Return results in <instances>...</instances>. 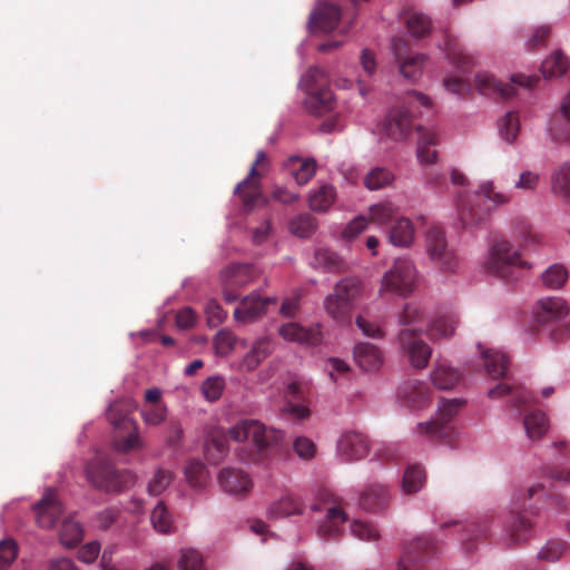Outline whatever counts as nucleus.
Listing matches in <instances>:
<instances>
[{
  "label": "nucleus",
  "mask_w": 570,
  "mask_h": 570,
  "mask_svg": "<svg viewBox=\"0 0 570 570\" xmlns=\"http://www.w3.org/2000/svg\"><path fill=\"white\" fill-rule=\"evenodd\" d=\"M227 436L236 442L252 440L255 453L242 459L254 463H264L278 450L284 434L279 430L266 428L256 420H242L228 429L227 434L223 431L210 434L205 450L209 462L217 464L226 456L228 452Z\"/></svg>",
  "instance_id": "f257e3e1"
},
{
  "label": "nucleus",
  "mask_w": 570,
  "mask_h": 570,
  "mask_svg": "<svg viewBox=\"0 0 570 570\" xmlns=\"http://www.w3.org/2000/svg\"><path fill=\"white\" fill-rule=\"evenodd\" d=\"M484 199L494 206L504 205L510 202V196L495 190L492 181H484L473 195H459L456 198L458 225L463 229H471L485 224L491 214V207L485 205Z\"/></svg>",
  "instance_id": "f03ea898"
},
{
  "label": "nucleus",
  "mask_w": 570,
  "mask_h": 570,
  "mask_svg": "<svg viewBox=\"0 0 570 570\" xmlns=\"http://www.w3.org/2000/svg\"><path fill=\"white\" fill-rule=\"evenodd\" d=\"M430 98L419 91H409L404 105L392 109L384 122L386 135L394 140H405L414 128L413 118L420 107L430 109Z\"/></svg>",
  "instance_id": "7ed1b4c3"
},
{
  "label": "nucleus",
  "mask_w": 570,
  "mask_h": 570,
  "mask_svg": "<svg viewBox=\"0 0 570 570\" xmlns=\"http://www.w3.org/2000/svg\"><path fill=\"white\" fill-rule=\"evenodd\" d=\"M301 86L307 94L304 105L308 112L324 115L333 110L335 99L330 89V77L324 69L309 68L302 77Z\"/></svg>",
  "instance_id": "20e7f679"
},
{
  "label": "nucleus",
  "mask_w": 570,
  "mask_h": 570,
  "mask_svg": "<svg viewBox=\"0 0 570 570\" xmlns=\"http://www.w3.org/2000/svg\"><path fill=\"white\" fill-rule=\"evenodd\" d=\"M86 476L92 487L106 492L122 491L135 482V476L130 471L115 469L112 462L101 455L89 461Z\"/></svg>",
  "instance_id": "39448f33"
},
{
  "label": "nucleus",
  "mask_w": 570,
  "mask_h": 570,
  "mask_svg": "<svg viewBox=\"0 0 570 570\" xmlns=\"http://www.w3.org/2000/svg\"><path fill=\"white\" fill-rule=\"evenodd\" d=\"M362 292V283L356 277L341 279L331 294L324 298V309L340 323H350L354 302Z\"/></svg>",
  "instance_id": "423d86ee"
},
{
  "label": "nucleus",
  "mask_w": 570,
  "mask_h": 570,
  "mask_svg": "<svg viewBox=\"0 0 570 570\" xmlns=\"http://www.w3.org/2000/svg\"><path fill=\"white\" fill-rule=\"evenodd\" d=\"M487 266L491 273L505 279L517 278L515 272L530 268V265L521 259L518 250L505 239L497 240L492 245Z\"/></svg>",
  "instance_id": "0eeeda50"
},
{
  "label": "nucleus",
  "mask_w": 570,
  "mask_h": 570,
  "mask_svg": "<svg viewBox=\"0 0 570 570\" xmlns=\"http://www.w3.org/2000/svg\"><path fill=\"white\" fill-rule=\"evenodd\" d=\"M417 274L413 263L406 258H399L393 266L384 274L382 291L407 296L415 289Z\"/></svg>",
  "instance_id": "6e6552de"
},
{
  "label": "nucleus",
  "mask_w": 570,
  "mask_h": 570,
  "mask_svg": "<svg viewBox=\"0 0 570 570\" xmlns=\"http://www.w3.org/2000/svg\"><path fill=\"white\" fill-rule=\"evenodd\" d=\"M438 551L436 543L429 535H421L406 542L397 570H426V564L431 561Z\"/></svg>",
  "instance_id": "1a4fd4ad"
},
{
  "label": "nucleus",
  "mask_w": 570,
  "mask_h": 570,
  "mask_svg": "<svg viewBox=\"0 0 570 570\" xmlns=\"http://www.w3.org/2000/svg\"><path fill=\"white\" fill-rule=\"evenodd\" d=\"M464 401L459 399L443 400L439 407L438 417L431 422L420 423L419 432L431 439L443 440L450 442L452 439L453 428L451 420L463 406Z\"/></svg>",
  "instance_id": "9d476101"
},
{
  "label": "nucleus",
  "mask_w": 570,
  "mask_h": 570,
  "mask_svg": "<svg viewBox=\"0 0 570 570\" xmlns=\"http://www.w3.org/2000/svg\"><path fill=\"white\" fill-rule=\"evenodd\" d=\"M421 330L404 328L397 335V343L401 353L409 363L416 370L425 368L432 355V350L421 338Z\"/></svg>",
  "instance_id": "9b49d317"
},
{
  "label": "nucleus",
  "mask_w": 570,
  "mask_h": 570,
  "mask_svg": "<svg viewBox=\"0 0 570 570\" xmlns=\"http://www.w3.org/2000/svg\"><path fill=\"white\" fill-rule=\"evenodd\" d=\"M538 80L539 79L535 76L518 73L511 77V83H503L495 79L492 75L483 72L475 76L474 85L476 90L482 95H499L504 99H509L515 95L514 85L525 88H533Z\"/></svg>",
  "instance_id": "f8f14e48"
},
{
  "label": "nucleus",
  "mask_w": 570,
  "mask_h": 570,
  "mask_svg": "<svg viewBox=\"0 0 570 570\" xmlns=\"http://www.w3.org/2000/svg\"><path fill=\"white\" fill-rule=\"evenodd\" d=\"M267 164L266 153L258 150L247 177L236 185L234 194L240 198L244 206L252 207L261 198V178L266 173Z\"/></svg>",
  "instance_id": "ddd939ff"
},
{
  "label": "nucleus",
  "mask_w": 570,
  "mask_h": 570,
  "mask_svg": "<svg viewBox=\"0 0 570 570\" xmlns=\"http://www.w3.org/2000/svg\"><path fill=\"white\" fill-rule=\"evenodd\" d=\"M258 271L250 264H230L220 272V283L225 302L232 304L238 299V289L252 283Z\"/></svg>",
  "instance_id": "4468645a"
},
{
  "label": "nucleus",
  "mask_w": 570,
  "mask_h": 570,
  "mask_svg": "<svg viewBox=\"0 0 570 570\" xmlns=\"http://www.w3.org/2000/svg\"><path fill=\"white\" fill-rule=\"evenodd\" d=\"M568 312L569 308L563 298L546 297L538 302L534 318L541 326L553 327L551 335L554 340H559L563 336V330L559 328V325Z\"/></svg>",
  "instance_id": "2eb2a0df"
},
{
  "label": "nucleus",
  "mask_w": 570,
  "mask_h": 570,
  "mask_svg": "<svg viewBox=\"0 0 570 570\" xmlns=\"http://www.w3.org/2000/svg\"><path fill=\"white\" fill-rule=\"evenodd\" d=\"M393 55L399 62L400 72L410 80H415L422 72L425 56L422 53L412 55L410 42L405 38H393L391 42Z\"/></svg>",
  "instance_id": "dca6fc26"
},
{
  "label": "nucleus",
  "mask_w": 570,
  "mask_h": 570,
  "mask_svg": "<svg viewBox=\"0 0 570 570\" xmlns=\"http://www.w3.org/2000/svg\"><path fill=\"white\" fill-rule=\"evenodd\" d=\"M426 250L430 258L444 272H452L456 266L454 254L448 248L444 230L438 226L426 232Z\"/></svg>",
  "instance_id": "f3484780"
},
{
  "label": "nucleus",
  "mask_w": 570,
  "mask_h": 570,
  "mask_svg": "<svg viewBox=\"0 0 570 570\" xmlns=\"http://www.w3.org/2000/svg\"><path fill=\"white\" fill-rule=\"evenodd\" d=\"M368 439L361 432H345L337 442V453L345 462L362 460L368 454Z\"/></svg>",
  "instance_id": "a211bd4d"
},
{
  "label": "nucleus",
  "mask_w": 570,
  "mask_h": 570,
  "mask_svg": "<svg viewBox=\"0 0 570 570\" xmlns=\"http://www.w3.org/2000/svg\"><path fill=\"white\" fill-rule=\"evenodd\" d=\"M36 520L39 527L51 529L62 514V505L53 489H48L42 499L35 505Z\"/></svg>",
  "instance_id": "6ab92c4d"
},
{
  "label": "nucleus",
  "mask_w": 570,
  "mask_h": 570,
  "mask_svg": "<svg viewBox=\"0 0 570 570\" xmlns=\"http://www.w3.org/2000/svg\"><path fill=\"white\" fill-rule=\"evenodd\" d=\"M218 484L224 492L238 497L247 495L253 488V481L249 474L234 468H224L220 470Z\"/></svg>",
  "instance_id": "aec40b11"
},
{
  "label": "nucleus",
  "mask_w": 570,
  "mask_h": 570,
  "mask_svg": "<svg viewBox=\"0 0 570 570\" xmlns=\"http://www.w3.org/2000/svg\"><path fill=\"white\" fill-rule=\"evenodd\" d=\"M278 334L288 342L315 346L322 341L320 325L304 327L297 323H286L279 326Z\"/></svg>",
  "instance_id": "412c9836"
},
{
  "label": "nucleus",
  "mask_w": 570,
  "mask_h": 570,
  "mask_svg": "<svg viewBox=\"0 0 570 570\" xmlns=\"http://www.w3.org/2000/svg\"><path fill=\"white\" fill-rule=\"evenodd\" d=\"M275 302V298H262L259 295L250 294L240 301L234 316L239 322L252 323L266 313L268 304Z\"/></svg>",
  "instance_id": "4be33fe9"
},
{
  "label": "nucleus",
  "mask_w": 570,
  "mask_h": 570,
  "mask_svg": "<svg viewBox=\"0 0 570 570\" xmlns=\"http://www.w3.org/2000/svg\"><path fill=\"white\" fill-rule=\"evenodd\" d=\"M341 19V9L330 2H320L311 13L309 24L314 30L330 32L336 28Z\"/></svg>",
  "instance_id": "5701e85b"
},
{
  "label": "nucleus",
  "mask_w": 570,
  "mask_h": 570,
  "mask_svg": "<svg viewBox=\"0 0 570 570\" xmlns=\"http://www.w3.org/2000/svg\"><path fill=\"white\" fill-rule=\"evenodd\" d=\"M391 495L387 485L373 482L358 495V504L366 511H380L387 507Z\"/></svg>",
  "instance_id": "b1692460"
},
{
  "label": "nucleus",
  "mask_w": 570,
  "mask_h": 570,
  "mask_svg": "<svg viewBox=\"0 0 570 570\" xmlns=\"http://www.w3.org/2000/svg\"><path fill=\"white\" fill-rule=\"evenodd\" d=\"M504 530L509 542L511 544H519L531 538L532 522L525 514H510Z\"/></svg>",
  "instance_id": "393cba45"
},
{
  "label": "nucleus",
  "mask_w": 570,
  "mask_h": 570,
  "mask_svg": "<svg viewBox=\"0 0 570 570\" xmlns=\"http://www.w3.org/2000/svg\"><path fill=\"white\" fill-rule=\"evenodd\" d=\"M549 130L554 141L563 142L570 139V94L561 102L560 111L553 115Z\"/></svg>",
  "instance_id": "a878e982"
},
{
  "label": "nucleus",
  "mask_w": 570,
  "mask_h": 570,
  "mask_svg": "<svg viewBox=\"0 0 570 570\" xmlns=\"http://www.w3.org/2000/svg\"><path fill=\"white\" fill-rule=\"evenodd\" d=\"M353 354L355 362L364 371H377L383 364L381 350L372 343L356 344Z\"/></svg>",
  "instance_id": "bb28decb"
},
{
  "label": "nucleus",
  "mask_w": 570,
  "mask_h": 570,
  "mask_svg": "<svg viewBox=\"0 0 570 570\" xmlns=\"http://www.w3.org/2000/svg\"><path fill=\"white\" fill-rule=\"evenodd\" d=\"M401 399L413 409H422L430 402V392L425 383L407 382L400 392Z\"/></svg>",
  "instance_id": "cd10ccee"
},
{
  "label": "nucleus",
  "mask_w": 570,
  "mask_h": 570,
  "mask_svg": "<svg viewBox=\"0 0 570 570\" xmlns=\"http://www.w3.org/2000/svg\"><path fill=\"white\" fill-rule=\"evenodd\" d=\"M347 520L344 510L334 504L326 508V520L318 528V535L323 539L335 538L341 533V525Z\"/></svg>",
  "instance_id": "c85d7f7f"
},
{
  "label": "nucleus",
  "mask_w": 570,
  "mask_h": 570,
  "mask_svg": "<svg viewBox=\"0 0 570 570\" xmlns=\"http://www.w3.org/2000/svg\"><path fill=\"white\" fill-rule=\"evenodd\" d=\"M488 375L492 379L503 377L508 371L509 357L498 350L488 348L481 353Z\"/></svg>",
  "instance_id": "c756f323"
},
{
  "label": "nucleus",
  "mask_w": 570,
  "mask_h": 570,
  "mask_svg": "<svg viewBox=\"0 0 570 570\" xmlns=\"http://www.w3.org/2000/svg\"><path fill=\"white\" fill-rule=\"evenodd\" d=\"M302 512L303 503L301 499L292 493L284 494L268 508V514L272 518L289 517L301 514Z\"/></svg>",
  "instance_id": "7c9ffc66"
},
{
  "label": "nucleus",
  "mask_w": 570,
  "mask_h": 570,
  "mask_svg": "<svg viewBox=\"0 0 570 570\" xmlns=\"http://www.w3.org/2000/svg\"><path fill=\"white\" fill-rule=\"evenodd\" d=\"M419 131L417 142V158L421 164L431 165L436 161L438 154L432 146L438 144V136L434 131L425 130L422 127H416Z\"/></svg>",
  "instance_id": "2f4dec72"
},
{
  "label": "nucleus",
  "mask_w": 570,
  "mask_h": 570,
  "mask_svg": "<svg viewBox=\"0 0 570 570\" xmlns=\"http://www.w3.org/2000/svg\"><path fill=\"white\" fill-rule=\"evenodd\" d=\"M390 242L399 247L410 246L414 239V227L412 222L405 217L394 220L390 229Z\"/></svg>",
  "instance_id": "473e14b6"
},
{
  "label": "nucleus",
  "mask_w": 570,
  "mask_h": 570,
  "mask_svg": "<svg viewBox=\"0 0 570 570\" xmlns=\"http://www.w3.org/2000/svg\"><path fill=\"white\" fill-rule=\"evenodd\" d=\"M286 167L291 170L297 185L307 184L316 173V164L313 159H302L299 157H292L287 160Z\"/></svg>",
  "instance_id": "72a5a7b5"
},
{
  "label": "nucleus",
  "mask_w": 570,
  "mask_h": 570,
  "mask_svg": "<svg viewBox=\"0 0 570 570\" xmlns=\"http://www.w3.org/2000/svg\"><path fill=\"white\" fill-rule=\"evenodd\" d=\"M272 352V341L269 337L258 338L250 351L244 356L242 366L247 371L255 370L263 360H265Z\"/></svg>",
  "instance_id": "f704fd0d"
},
{
  "label": "nucleus",
  "mask_w": 570,
  "mask_h": 570,
  "mask_svg": "<svg viewBox=\"0 0 570 570\" xmlns=\"http://www.w3.org/2000/svg\"><path fill=\"white\" fill-rule=\"evenodd\" d=\"M551 191L564 202L570 203V163L562 164L552 173Z\"/></svg>",
  "instance_id": "c9c22d12"
},
{
  "label": "nucleus",
  "mask_w": 570,
  "mask_h": 570,
  "mask_svg": "<svg viewBox=\"0 0 570 570\" xmlns=\"http://www.w3.org/2000/svg\"><path fill=\"white\" fill-rule=\"evenodd\" d=\"M336 198L335 188L332 185H322L311 193L308 203L313 212H326Z\"/></svg>",
  "instance_id": "e433bc0d"
},
{
  "label": "nucleus",
  "mask_w": 570,
  "mask_h": 570,
  "mask_svg": "<svg viewBox=\"0 0 570 570\" xmlns=\"http://www.w3.org/2000/svg\"><path fill=\"white\" fill-rule=\"evenodd\" d=\"M569 66L568 57L561 50H557L543 60L540 70L546 78L560 77L567 72Z\"/></svg>",
  "instance_id": "4c0bfd02"
},
{
  "label": "nucleus",
  "mask_w": 570,
  "mask_h": 570,
  "mask_svg": "<svg viewBox=\"0 0 570 570\" xmlns=\"http://www.w3.org/2000/svg\"><path fill=\"white\" fill-rule=\"evenodd\" d=\"M461 374L458 370L440 363L432 372V381L438 389L449 390L458 384Z\"/></svg>",
  "instance_id": "58836bf2"
},
{
  "label": "nucleus",
  "mask_w": 570,
  "mask_h": 570,
  "mask_svg": "<svg viewBox=\"0 0 570 570\" xmlns=\"http://www.w3.org/2000/svg\"><path fill=\"white\" fill-rule=\"evenodd\" d=\"M491 399H500L505 395H511L515 406L525 404L531 400V395L524 391L523 387H513L510 384L502 382L491 389L488 393Z\"/></svg>",
  "instance_id": "ea45409f"
},
{
  "label": "nucleus",
  "mask_w": 570,
  "mask_h": 570,
  "mask_svg": "<svg viewBox=\"0 0 570 570\" xmlns=\"http://www.w3.org/2000/svg\"><path fill=\"white\" fill-rule=\"evenodd\" d=\"M523 423L530 440H539L548 430V419L541 411H533L527 414Z\"/></svg>",
  "instance_id": "a19ab883"
},
{
  "label": "nucleus",
  "mask_w": 570,
  "mask_h": 570,
  "mask_svg": "<svg viewBox=\"0 0 570 570\" xmlns=\"http://www.w3.org/2000/svg\"><path fill=\"white\" fill-rule=\"evenodd\" d=\"M458 321L454 315H443L434 320L430 326L428 334L432 340H442L454 333Z\"/></svg>",
  "instance_id": "79ce46f5"
},
{
  "label": "nucleus",
  "mask_w": 570,
  "mask_h": 570,
  "mask_svg": "<svg viewBox=\"0 0 570 570\" xmlns=\"http://www.w3.org/2000/svg\"><path fill=\"white\" fill-rule=\"evenodd\" d=\"M445 51L450 62L463 71L474 65V57L466 53L465 50L453 40L446 41Z\"/></svg>",
  "instance_id": "37998d69"
},
{
  "label": "nucleus",
  "mask_w": 570,
  "mask_h": 570,
  "mask_svg": "<svg viewBox=\"0 0 570 570\" xmlns=\"http://www.w3.org/2000/svg\"><path fill=\"white\" fill-rule=\"evenodd\" d=\"M424 482V470L417 464H412L407 466L404 472L402 480V489L404 493L412 494L417 492L423 487Z\"/></svg>",
  "instance_id": "c03bdc74"
},
{
  "label": "nucleus",
  "mask_w": 570,
  "mask_h": 570,
  "mask_svg": "<svg viewBox=\"0 0 570 570\" xmlns=\"http://www.w3.org/2000/svg\"><path fill=\"white\" fill-rule=\"evenodd\" d=\"M150 521L157 532L167 534L174 529L171 514L163 501H159L154 508Z\"/></svg>",
  "instance_id": "a18cd8bd"
},
{
  "label": "nucleus",
  "mask_w": 570,
  "mask_h": 570,
  "mask_svg": "<svg viewBox=\"0 0 570 570\" xmlns=\"http://www.w3.org/2000/svg\"><path fill=\"white\" fill-rule=\"evenodd\" d=\"M462 546L466 552L475 549L474 541L484 539L489 533V528L485 522H471L463 529Z\"/></svg>",
  "instance_id": "49530a36"
},
{
  "label": "nucleus",
  "mask_w": 570,
  "mask_h": 570,
  "mask_svg": "<svg viewBox=\"0 0 570 570\" xmlns=\"http://www.w3.org/2000/svg\"><path fill=\"white\" fill-rule=\"evenodd\" d=\"M394 179V175L384 167H375L364 177V185L370 190H377L389 186Z\"/></svg>",
  "instance_id": "de8ad7c7"
},
{
  "label": "nucleus",
  "mask_w": 570,
  "mask_h": 570,
  "mask_svg": "<svg viewBox=\"0 0 570 570\" xmlns=\"http://www.w3.org/2000/svg\"><path fill=\"white\" fill-rule=\"evenodd\" d=\"M83 537V531L79 522L67 519L62 522L60 530V541L66 547L77 546Z\"/></svg>",
  "instance_id": "09e8293b"
},
{
  "label": "nucleus",
  "mask_w": 570,
  "mask_h": 570,
  "mask_svg": "<svg viewBox=\"0 0 570 570\" xmlns=\"http://www.w3.org/2000/svg\"><path fill=\"white\" fill-rule=\"evenodd\" d=\"M520 130V120L519 116L514 111H509L503 118L499 121V132L502 139L508 142H513Z\"/></svg>",
  "instance_id": "8fccbe9b"
},
{
  "label": "nucleus",
  "mask_w": 570,
  "mask_h": 570,
  "mask_svg": "<svg viewBox=\"0 0 570 570\" xmlns=\"http://www.w3.org/2000/svg\"><path fill=\"white\" fill-rule=\"evenodd\" d=\"M568 279L567 268L561 264H553L542 274V282L551 289L561 288Z\"/></svg>",
  "instance_id": "3c124183"
},
{
  "label": "nucleus",
  "mask_w": 570,
  "mask_h": 570,
  "mask_svg": "<svg viewBox=\"0 0 570 570\" xmlns=\"http://www.w3.org/2000/svg\"><path fill=\"white\" fill-rule=\"evenodd\" d=\"M568 544L560 539H551L538 552V559L546 562L558 561L566 552Z\"/></svg>",
  "instance_id": "603ef678"
},
{
  "label": "nucleus",
  "mask_w": 570,
  "mask_h": 570,
  "mask_svg": "<svg viewBox=\"0 0 570 570\" xmlns=\"http://www.w3.org/2000/svg\"><path fill=\"white\" fill-rule=\"evenodd\" d=\"M314 263L327 272H338L343 266L338 255L327 248H320L315 252Z\"/></svg>",
  "instance_id": "864d4df0"
},
{
  "label": "nucleus",
  "mask_w": 570,
  "mask_h": 570,
  "mask_svg": "<svg viewBox=\"0 0 570 570\" xmlns=\"http://www.w3.org/2000/svg\"><path fill=\"white\" fill-rule=\"evenodd\" d=\"M395 217L396 208L390 202L379 203L370 208V218L375 224L384 225L393 219L395 220Z\"/></svg>",
  "instance_id": "5fc2aeb1"
},
{
  "label": "nucleus",
  "mask_w": 570,
  "mask_h": 570,
  "mask_svg": "<svg viewBox=\"0 0 570 570\" xmlns=\"http://www.w3.org/2000/svg\"><path fill=\"white\" fill-rule=\"evenodd\" d=\"M406 26L411 35L415 38H423L431 31V21L422 13L410 14L406 19Z\"/></svg>",
  "instance_id": "6e6d98bb"
},
{
  "label": "nucleus",
  "mask_w": 570,
  "mask_h": 570,
  "mask_svg": "<svg viewBox=\"0 0 570 570\" xmlns=\"http://www.w3.org/2000/svg\"><path fill=\"white\" fill-rule=\"evenodd\" d=\"M237 338L228 330H220L214 338V347L217 355L227 356L235 348Z\"/></svg>",
  "instance_id": "4d7b16f0"
},
{
  "label": "nucleus",
  "mask_w": 570,
  "mask_h": 570,
  "mask_svg": "<svg viewBox=\"0 0 570 570\" xmlns=\"http://www.w3.org/2000/svg\"><path fill=\"white\" fill-rule=\"evenodd\" d=\"M185 474L193 488H202L206 482V466L200 461H190L185 469Z\"/></svg>",
  "instance_id": "13d9d810"
},
{
  "label": "nucleus",
  "mask_w": 570,
  "mask_h": 570,
  "mask_svg": "<svg viewBox=\"0 0 570 570\" xmlns=\"http://www.w3.org/2000/svg\"><path fill=\"white\" fill-rule=\"evenodd\" d=\"M174 479L173 472L166 469H158L148 482V492L151 495H159L163 493Z\"/></svg>",
  "instance_id": "bf43d9fd"
},
{
  "label": "nucleus",
  "mask_w": 570,
  "mask_h": 570,
  "mask_svg": "<svg viewBox=\"0 0 570 570\" xmlns=\"http://www.w3.org/2000/svg\"><path fill=\"white\" fill-rule=\"evenodd\" d=\"M315 228V219L308 214L298 215L291 222V230L298 237H308Z\"/></svg>",
  "instance_id": "052dcab7"
},
{
  "label": "nucleus",
  "mask_w": 570,
  "mask_h": 570,
  "mask_svg": "<svg viewBox=\"0 0 570 570\" xmlns=\"http://www.w3.org/2000/svg\"><path fill=\"white\" fill-rule=\"evenodd\" d=\"M167 407L164 404H145L141 409L144 422L148 425H158L165 421Z\"/></svg>",
  "instance_id": "680f3d73"
},
{
  "label": "nucleus",
  "mask_w": 570,
  "mask_h": 570,
  "mask_svg": "<svg viewBox=\"0 0 570 570\" xmlns=\"http://www.w3.org/2000/svg\"><path fill=\"white\" fill-rule=\"evenodd\" d=\"M400 324L411 326L424 321V311L415 303H409L404 306L399 317Z\"/></svg>",
  "instance_id": "e2e57ef3"
},
{
  "label": "nucleus",
  "mask_w": 570,
  "mask_h": 570,
  "mask_svg": "<svg viewBox=\"0 0 570 570\" xmlns=\"http://www.w3.org/2000/svg\"><path fill=\"white\" fill-rule=\"evenodd\" d=\"M225 381L220 376H210L205 380L202 391L206 400L214 402L217 401L224 391Z\"/></svg>",
  "instance_id": "0e129e2a"
},
{
  "label": "nucleus",
  "mask_w": 570,
  "mask_h": 570,
  "mask_svg": "<svg viewBox=\"0 0 570 570\" xmlns=\"http://www.w3.org/2000/svg\"><path fill=\"white\" fill-rule=\"evenodd\" d=\"M178 566L180 570H200L203 567V557L195 549H183Z\"/></svg>",
  "instance_id": "69168bd1"
},
{
  "label": "nucleus",
  "mask_w": 570,
  "mask_h": 570,
  "mask_svg": "<svg viewBox=\"0 0 570 570\" xmlns=\"http://www.w3.org/2000/svg\"><path fill=\"white\" fill-rule=\"evenodd\" d=\"M18 546L14 540L0 541V570H6L17 558Z\"/></svg>",
  "instance_id": "338daca9"
},
{
  "label": "nucleus",
  "mask_w": 570,
  "mask_h": 570,
  "mask_svg": "<svg viewBox=\"0 0 570 570\" xmlns=\"http://www.w3.org/2000/svg\"><path fill=\"white\" fill-rule=\"evenodd\" d=\"M351 532L355 538L364 541H373L379 538V531L373 524L358 520L352 522Z\"/></svg>",
  "instance_id": "774afa93"
}]
</instances>
